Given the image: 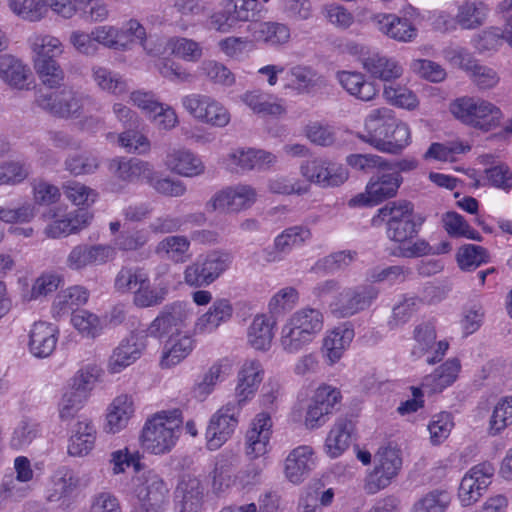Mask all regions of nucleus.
Segmentation results:
<instances>
[{
  "mask_svg": "<svg viewBox=\"0 0 512 512\" xmlns=\"http://www.w3.org/2000/svg\"><path fill=\"white\" fill-rule=\"evenodd\" d=\"M299 302V292L292 286H287L278 290L268 302V312L276 317L284 315L291 311Z\"/></svg>",
  "mask_w": 512,
  "mask_h": 512,
  "instance_id": "obj_49",
  "label": "nucleus"
},
{
  "mask_svg": "<svg viewBox=\"0 0 512 512\" xmlns=\"http://www.w3.org/2000/svg\"><path fill=\"white\" fill-rule=\"evenodd\" d=\"M451 113L462 123L488 131L498 126L502 113L494 104L473 97H461L450 105Z\"/></svg>",
  "mask_w": 512,
  "mask_h": 512,
  "instance_id": "obj_4",
  "label": "nucleus"
},
{
  "mask_svg": "<svg viewBox=\"0 0 512 512\" xmlns=\"http://www.w3.org/2000/svg\"><path fill=\"white\" fill-rule=\"evenodd\" d=\"M132 482V491L137 499L134 509L166 512L169 505V488L157 472L143 471L137 474Z\"/></svg>",
  "mask_w": 512,
  "mask_h": 512,
  "instance_id": "obj_3",
  "label": "nucleus"
},
{
  "mask_svg": "<svg viewBox=\"0 0 512 512\" xmlns=\"http://www.w3.org/2000/svg\"><path fill=\"white\" fill-rule=\"evenodd\" d=\"M241 409L242 405L229 401L211 417L205 433L209 450L219 449L231 437Z\"/></svg>",
  "mask_w": 512,
  "mask_h": 512,
  "instance_id": "obj_10",
  "label": "nucleus"
},
{
  "mask_svg": "<svg viewBox=\"0 0 512 512\" xmlns=\"http://www.w3.org/2000/svg\"><path fill=\"white\" fill-rule=\"evenodd\" d=\"M14 13L28 21H39L47 12L44 0H9Z\"/></svg>",
  "mask_w": 512,
  "mask_h": 512,
  "instance_id": "obj_63",
  "label": "nucleus"
},
{
  "mask_svg": "<svg viewBox=\"0 0 512 512\" xmlns=\"http://www.w3.org/2000/svg\"><path fill=\"white\" fill-rule=\"evenodd\" d=\"M460 369L461 364L457 358L448 359L423 378L421 383L423 390L428 394L442 392L456 381Z\"/></svg>",
  "mask_w": 512,
  "mask_h": 512,
  "instance_id": "obj_26",
  "label": "nucleus"
},
{
  "mask_svg": "<svg viewBox=\"0 0 512 512\" xmlns=\"http://www.w3.org/2000/svg\"><path fill=\"white\" fill-rule=\"evenodd\" d=\"M111 169L114 170L115 175L124 181H135L142 178L147 182L148 174L151 173L152 168L146 162L133 158L129 160H114L111 163Z\"/></svg>",
  "mask_w": 512,
  "mask_h": 512,
  "instance_id": "obj_46",
  "label": "nucleus"
},
{
  "mask_svg": "<svg viewBox=\"0 0 512 512\" xmlns=\"http://www.w3.org/2000/svg\"><path fill=\"white\" fill-rule=\"evenodd\" d=\"M192 316L193 308L185 302L167 304L150 324L148 333L155 338L173 334L174 331L185 327Z\"/></svg>",
  "mask_w": 512,
  "mask_h": 512,
  "instance_id": "obj_12",
  "label": "nucleus"
},
{
  "mask_svg": "<svg viewBox=\"0 0 512 512\" xmlns=\"http://www.w3.org/2000/svg\"><path fill=\"white\" fill-rule=\"evenodd\" d=\"M315 467L313 449L310 446H299L293 449L285 459L284 473L293 484L302 483Z\"/></svg>",
  "mask_w": 512,
  "mask_h": 512,
  "instance_id": "obj_20",
  "label": "nucleus"
},
{
  "mask_svg": "<svg viewBox=\"0 0 512 512\" xmlns=\"http://www.w3.org/2000/svg\"><path fill=\"white\" fill-rule=\"evenodd\" d=\"M123 33L122 30L111 25L98 26L92 30L97 45L122 51L127 49V41H123Z\"/></svg>",
  "mask_w": 512,
  "mask_h": 512,
  "instance_id": "obj_58",
  "label": "nucleus"
},
{
  "mask_svg": "<svg viewBox=\"0 0 512 512\" xmlns=\"http://www.w3.org/2000/svg\"><path fill=\"white\" fill-rule=\"evenodd\" d=\"M29 68L12 55H0V78L8 85L23 89L26 86Z\"/></svg>",
  "mask_w": 512,
  "mask_h": 512,
  "instance_id": "obj_36",
  "label": "nucleus"
},
{
  "mask_svg": "<svg viewBox=\"0 0 512 512\" xmlns=\"http://www.w3.org/2000/svg\"><path fill=\"white\" fill-rule=\"evenodd\" d=\"M91 72L94 82L101 90L117 96L128 92V84L120 74L98 65L93 66Z\"/></svg>",
  "mask_w": 512,
  "mask_h": 512,
  "instance_id": "obj_41",
  "label": "nucleus"
},
{
  "mask_svg": "<svg viewBox=\"0 0 512 512\" xmlns=\"http://www.w3.org/2000/svg\"><path fill=\"white\" fill-rule=\"evenodd\" d=\"M311 236V231L306 226L289 227L275 238L274 247L278 252L287 253L293 247L304 244Z\"/></svg>",
  "mask_w": 512,
  "mask_h": 512,
  "instance_id": "obj_51",
  "label": "nucleus"
},
{
  "mask_svg": "<svg viewBox=\"0 0 512 512\" xmlns=\"http://www.w3.org/2000/svg\"><path fill=\"white\" fill-rule=\"evenodd\" d=\"M102 370L95 364H88L76 372L69 386L89 397L90 391L98 381Z\"/></svg>",
  "mask_w": 512,
  "mask_h": 512,
  "instance_id": "obj_62",
  "label": "nucleus"
},
{
  "mask_svg": "<svg viewBox=\"0 0 512 512\" xmlns=\"http://www.w3.org/2000/svg\"><path fill=\"white\" fill-rule=\"evenodd\" d=\"M263 379V369L259 361L247 360L238 373V383L235 389L236 403L243 405L252 398Z\"/></svg>",
  "mask_w": 512,
  "mask_h": 512,
  "instance_id": "obj_23",
  "label": "nucleus"
},
{
  "mask_svg": "<svg viewBox=\"0 0 512 512\" xmlns=\"http://www.w3.org/2000/svg\"><path fill=\"white\" fill-rule=\"evenodd\" d=\"M450 495L444 490H433L419 499L413 512H444L450 504Z\"/></svg>",
  "mask_w": 512,
  "mask_h": 512,
  "instance_id": "obj_64",
  "label": "nucleus"
},
{
  "mask_svg": "<svg viewBox=\"0 0 512 512\" xmlns=\"http://www.w3.org/2000/svg\"><path fill=\"white\" fill-rule=\"evenodd\" d=\"M353 328L346 324L335 327L323 339L322 351L331 364L336 363L354 338Z\"/></svg>",
  "mask_w": 512,
  "mask_h": 512,
  "instance_id": "obj_32",
  "label": "nucleus"
},
{
  "mask_svg": "<svg viewBox=\"0 0 512 512\" xmlns=\"http://www.w3.org/2000/svg\"><path fill=\"white\" fill-rule=\"evenodd\" d=\"M378 295V289L370 284L346 287L333 298L329 306L336 317H351L369 308Z\"/></svg>",
  "mask_w": 512,
  "mask_h": 512,
  "instance_id": "obj_7",
  "label": "nucleus"
},
{
  "mask_svg": "<svg viewBox=\"0 0 512 512\" xmlns=\"http://www.w3.org/2000/svg\"><path fill=\"white\" fill-rule=\"evenodd\" d=\"M361 62L371 77L385 82L396 80L403 74V68L397 60L380 53L369 54L363 57Z\"/></svg>",
  "mask_w": 512,
  "mask_h": 512,
  "instance_id": "obj_24",
  "label": "nucleus"
},
{
  "mask_svg": "<svg viewBox=\"0 0 512 512\" xmlns=\"http://www.w3.org/2000/svg\"><path fill=\"white\" fill-rule=\"evenodd\" d=\"M150 239L151 234L148 228H133L120 232L116 236L114 244L120 251L133 252L144 248Z\"/></svg>",
  "mask_w": 512,
  "mask_h": 512,
  "instance_id": "obj_50",
  "label": "nucleus"
},
{
  "mask_svg": "<svg viewBox=\"0 0 512 512\" xmlns=\"http://www.w3.org/2000/svg\"><path fill=\"white\" fill-rule=\"evenodd\" d=\"M28 44L32 51V60H52L63 53V44L55 36L35 33L28 38Z\"/></svg>",
  "mask_w": 512,
  "mask_h": 512,
  "instance_id": "obj_35",
  "label": "nucleus"
},
{
  "mask_svg": "<svg viewBox=\"0 0 512 512\" xmlns=\"http://www.w3.org/2000/svg\"><path fill=\"white\" fill-rule=\"evenodd\" d=\"M286 87L298 94H309L324 84V78L315 69L306 65H294L285 75Z\"/></svg>",
  "mask_w": 512,
  "mask_h": 512,
  "instance_id": "obj_28",
  "label": "nucleus"
},
{
  "mask_svg": "<svg viewBox=\"0 0 512 512\" xmlns=\"http://www.w3.org/2000/svg\"><path fill=\"white\" fill-rule=\"evenodd\" d=\"M424 221L425 219L422 216H418V220L388 223L386 225L387 238L401 245L403 242L411 240L418 234L419 228Z\"/></svg>",
  "mask_w": 512,
  "mask_h": 512,
  "instance_id": "obj_60",
  "label": "nucleus"
},
{
  "mask_svg": "<svg viewBox=\"0 0 512 512\" xmlns=\"http://www.w3.org/2000/svg\"><path fill=\"white\" fill-rule=\"evenodd\" d=\"M416 17V10L410 8L402 16L394 13H378L372 16L371 21L388 38L409 43L413 42L418 35V29L414 23Z\"/></svg>",
  "mask_w": 512,
  "mask_h": 512,
  "instance_id": "obj_9",
  "label": "nucleus"
},
{
  "mask_svg": "<svg viewBox=\"0 0 512 512\" xmlns=\"http://www.w3.org/2000/svg\"><path fill=\"white\" fill-rule=\"evenodd\" d=\"M365 131L361 138L383 153L399 154L411 141L408 125L389 108L372 110L365 119Z\"/></svg>",
  "mask_w": 512,
  "mask_h": 512,
  "instance_id": "obj_1",
  "label": "nucleus"
},
{
  "mask_svg": "<svg viewBox=\"0 0 512 512\" xmlns=\"http://www.w3.org/2000/svg\"><path fill=\"white\" fill-rule=\"evenodd\" d=\"M114 248L108 245L80 244L72 248L66 259L71 270H82L89 265H101L113 258Z\"/></svg>",
  "mask_w": 512,
  "mask_h": 512,
  "instance_id": "obj_18",
  "label": "nucleus"
},
{
  "mask_svg": "<svg viewBox=\"0 0 512 512\" xmlns=\"http://www.w3.org/2000/svg\"><path fill=\"white\" fill-rule=\"evenodd\" d=\"M354 429V422L348 417L335 421L325 441V449L330 457H339L349 447Z\"/></svg>",
  "mask_w": 512,
  "mask_h": 512,
  "instance_id": "obj_30",
  "label": "nucleus"
},
{
  "mask_svg": "<svg viewBox=\"0 0 512 512\" xmlns=\"http://www.w3.org/2000/svg\"><path fill=\"white\" fill-rule=\"evenodd\" d=\"M190 240L184 235H170L158 242L155 253L174 263H184L188 260Z\"/></svg>",
  "mask_w": 512,
  "mask_h": 512,
  "instance_id": "obj_38",
  "label": "nucleus"
},
{
  "mask_svg": "<svg viewBox=\"0 0 512 512\" xmlns=\"http://www.w3.org/2000/svg\"><path fill=\"white\" fill-rule=\"evenodd\" d=\"M133 412V403L129 396L120 395L115 398L107 414V427L109 432L117 433L126 427Z\"/></svg>",
  "mask_w": 512,
  "mask_h": 512,
  "instance_id": "obj_42",
  "label": "nucleus"
},
{
  "mask_svg": "<svg viewBox=\"0 0 512 512\" xmlns=\"http://www.w3.org/2000/svg\"><path fill=\"white\" fill-rule=\"evenodd\" d=\"M240 456L233 450H223L216 458L213 471V486L219 488L224 482L229 481L231 473L239 465Z\"/></svg>",
  "mask_w": 512,
  "mask_h": 512,
  "instance_id": "obj_54",
  "label": "nucleus"
},
{
  "mask_svg": "<svg viewBox=\"0 0 512 512\" xmlns=\"http://www.w3.org/2000/svg\"><path fill=\"white\" fill-rule=\"evenodd\" d=\"M452 246L448 241H442L438 245L432 246L425 239H417L414 242L410 240L399 245L393 253L395 256L404 258H418L427 255H439L450 252Z\"/></svg>",
  "mask_w": 512,
  "mask_h": 512,
  "instance_id": "obj_37",
  "label": "nucleus"
},
{
  "mask_svg": "<svg viewBox=\"0 0 512 512\" xmlns=\"http://www.w3.org/2000/svg\"><path fill=\"white\" fill-rule=\"evenodd\" d=\"M194 348V340L187 335L177 339L170 338L163 349L160 365L162 368H171L185 359Z\"/></svg>",
  "mask_w": 512,
  "mask_h": 512,
  "instance_id": "obj_40",
  "label": "nucleus"
},
{
  "mask_svg": "<svg viewBox=\"0 0 512 512\" xmlns=\"http://www.w3.org/2000/svg\"><path fill=\"white\" fill-rule=\"evenodd\" d=\"M204 488L197 478L182 480L177 489V512H200L203 505Z\"/></svg>",
  "mask_w": 512,
  "mask_h": 512,
  "instance_id": "obj_31",
  "label": "nucleus"
},
{
  "mask_svg": "<svg viewBox=\"0 0 512 512\" xmlns=\"http://www.w3.org/2000/svg\"><path fill=\"white\" fill-rule=\"evenodd\" d=\"M337 80L347 93L358 100L368 102L378 96L379 89L377 85L367 80L361 72L339 71Z\"/></svg>",
  "mask_w": 512,
  "mask_h": 512,
  "instance_id": "obj_25",
  "label": "nucleus"
},
{
  "mask_svg": "<svg viewBox=\"0 0 512 512\" xmlns=\"http://www.w3.org/2000/svg\"><path fill=\"white\" fill-rule=\"evenodd\" d=\"M495 467L490 462H483L472 467L463 477L458 491V497L463 506H470L482 496L484 490L491 484Z\"/></svg>",
  "mask_w": 512,
  "mask_h": 512,
  "instance_id": "obj_14",
  "label": "nucleus"
},
{
  "mask_svg": "<svg viewBox=\"0 0 512 512\" xmlns=\"http://www.w3.org/2000/svg\"><path fill=\"white\" fill-rule=\"evenodd\" d=\"M233 315V307L227 299H217L208 311L202 314L194 324L195 334L212 333L223 323L228 322Z\"/></svg>",
  "mask_w": 512,
  "mask_h": 512,
  "instance_id": "obj_27",
  "label": "nucleus"
},
{
  "mask_svg": "<svg viewBox=\"0 0 512 512\" xmlns=\"http://www.w3.org/2000/svg\"><path fill=\"white\" fill-rule=\"evenodd\" d=\"M166 165L175 173L186 177H194L204 172L201 159L187 149H173L166 157Z\"/></svg>",
  "mask_w": 512,
  "mask_h": 512,
  "instance_id": "obj_34",
  "label": "nucleus"
},
{
  "mask_svg": "<svg viewBox=\"0 0 512 512\" xmlns=\"http://www.w3.org/2000/svg\"><path fill=\"white\" fill-rule=\"evenodd\" d=\"M242 101L256 114L277 116L284 112L281 104L272 101L271 95L259 90L248 91Z\"/></svg>",
  "mask_w": 512,
  "mask_h": 512,
  "instance_id": "obj_45",
  "label": "nucleus"
},
{
  "mask_svg": "<svg viewBox=\"0 0 512 512\" xmlns=\"http://www.w3.org/2000/svg\"><path fill=\"white\" fill-rule=\"evenodd\" d=\"M403 181L397 171H390L387 167H379L377 173L371 177L366 186V193L375 203L394 197Z\"/></svg>",
  "mask_w": 512,
  "mask_h": 512,
  "instance_id": "obj_22",
  "label": "nucleus"
},
{
  "mask_svg": "<svg viewBox=\"0 0 512 512\" xmlns=\"http://www.w3.org/2000/svg\"><path fill=\"white\" fill-rule=\"evenodd\" d=\"M97 438L96 427L87 418L79 419L71 428L67 453L72 457H84L95 447Z\"/></svg>",
  "mask_w": 512,
  "mask_h": 512,
  "instance_id": "obj_21",
  "label": "nucleus"
},
{
  "mask_svg": "<svg viewBox=\"0 0 512 512\" xmlns=\"http://www.w3.org/2000/svg\"><path fill=\"white\" fill-rule=\"evenodd\" d=\"M375 467L367 475L365 490L368 494H376L388 487L402 467L399 451L392 447H382L375 455Z\"/></svg>",
  "mask_w": 512,
  "mask_h": 512,
  "instance_id": "obj_6",
  "label": "nucleus"
},
{
  "mask_svg": "<svg viewBox=\"0 0 512 512\" xmlns=\"http://www.w3.org/2000/svg\"><path fill=\"white\" fill-rule=\"evenodd\" d=\"M233 262V255L224 250H213L200 256L184 270V281L191 287H202L212 284Z\"/></svg>",
  "mask_w": 512,
  "mask_h": 512,
  "instance_id": "obj_5",
  "label": "nucleus"
},
{
  "mask_svg": "<svg viewBox=\"0 0 512 512\" xmlns=\"http://www.w3.org/2000/svg\"><path fill=\"white\" fill-rule=\"evenodd\" d=\"M184 109L195 119L215 127L230 122L229 111L214 98L203 94H189L181 100Z\"/></svg>",
  "mask_w": 512,
  "mask_h": 512,
  "instance_id": "obj_11",
  "label": "nucleus"
},
{
  "mask_svg": "<svg viewBox=\"0 0 512 512\" xmlns=\"http://www.w3.org/2000/svg\"><path fill=\"white\" fill-rule=\"evenodd\" d=\"M255 37L271 46L285 44L290 39V29L286 24L278 22L259 23L255 30Z\"/></svg>",
  "mask_w": 512,
  "mask_h": 512,
  "instance_id": "obj_48",
  "label": "nucleus"
},
{
  "mask_svg": "<svg viewBox=\"0 0 512 512\" xmlns=\"http://www.w3.org/2000/svg\"><path fill=\"white\" fill-rule=\"evenodd\" d=\"M256 190L249 185H237L217 192L206 204L209 211L239 212L256 201Z\"/></svg>",
  "mask_w": 512,
  "mask_h": 512,
  "instance_id": "obj_13",
  "label": "nucleus"
},
{
  "mask_svg": "<svg viewBox=\"0 0 512 512\" xmlns=\"http://www.w3.org/2000/svg\"><path fill=\"white\" fill-rule=\"evenodd\" d=\"M272 420L268 413L258 414L245 435V454L249 459H257L269 451Z\"/></svg>",
  "mask_w": 512,
  "mask_h": 512,
  "instance_id": "obj_15",
  "label": "nucleus"
},
{
  "mask_svg": "<svg viewBox=\"0 0 512 512\" xmlns=\"http://www.w3.org/2000/svg\"><path fill=\"white\" fill-rule=\"evenodd\" d=\"M487 13L488 7L483 2L467 0L459 6L456 21L464 29H475L484 23Z\"/></svg>",
  "mask_w": 512,
  "mask_h": 512,
  "instance_id": "obj_43",
  "label": "nucleus"
},
{
  "mask_svg": "<svg viewBox=\"0 0 512 512\" xmlns=\"http://www.w3.org/2000/svg\"><path fill=\"white\" fill-rule=\"evenodd\" d=\"M457 263L464 271H472L481 264L489 261L487 250L479 245L466 244L459 248L457 255Z\"/></svg>",
  "mask_w": 512,
  "mask_h": 512,
  "instance_id": "obj_56",
  "label": "nucleus"
},
{
  "mask_svg": "<svg viewBox=\"0 0 512 512\" xmlns=\"http://www.w3.org/2000/svg\"><path fill=\"white\" fill-rule=\"evenodd\" d=\"M512 424V396L501 398L495 405L489 420L488 433L492 436L500 434Z\"/></svg>",
  "mask_w": 512,
  "mask_h": 512,
  "instance_id": "obj_52",
  "label": "nucleus"
},
{
  "mask_svg": "<svg viewBox=\"0 0 512 512\" xmlns=\"http://www.w3.org/2000/svg\"><path fill=\"white\" fill-rule=\"evenodd\" d=\"M145 347L146 336L142 333H132L113 350L108 360V371L113 374L120 373L141 357Z\"/></svg>",
  "mask_w": 512,
  "mask_h": 512,
  "instance_id": "obj_17",
  "label": "nucleus"
},
{
  "mask_svg": "<svg viewBox=\"0 0 512 512\" xmlns=\"http://www.w3.org/2000/svg\"><path fill=\"white\" fill-rule=\"evenodd\" d=\"M280 346L288 354L299 353L314 341L308 334L299 329L289 320L283 324L280 332Z\"/></svg>",
  "mask_w": 512,
  "mask_h": 512,
  "instance_id": "obj_44",
  "label": "nucleus"
},
{
  "mask_svg": "<svg viewBox=\"0 0 512 512\" xmlns=\"http://www.w3.org/2000/svg\"><path fill=\"white\" fill-rule=\"evenodd\" d=\"M41 434L40 424L33 419H22L15 427L10 445L14 449H23L30 445Z\"/></svg>",
  "mask_w": 512,
  "mask_h": 512,
  "instance_id": "obj_55",
  "label": "nucleus"
},
{
  "mask_svg": "<svg viewBox=\"0 0 512 512\" xmlns=\"http://www.w3.org/2000/svg\"><path fill=\"white\" fill-rule=\"evenodd\" d=\"M276 326V319L271 315L257 314L247 331V340L251 347L260 351L270 349L274 338L273 329Z\"/></svg>",
  "mask_w": 512,
  "mask_h": 512,
  "instance_id": "obj_29",
  "label": "nucleus"
},
{
  "mask_svg": "<svg viewBox=\"0 0 512 512\" xmlns=\"http://www.w3.org/2000/svg\"><path fill=\"white\" fill-rule=\"evenodd\" d=\"M58 341V329L51 323L35 322L29 332L28 349L36 358H47L55 350Z\"/></svg>",
  "mask_w": 512,
  "mask_h": 512,
  "instance_id": "obj_19",
  "label": "nucleus"
},
{
  "mask_svg": "<svg viewBox=\"0 0 512 512\" xmlns=\"http://www.w3.org/2000/svg\"><path fill=\"white\" fill-rule=\"evenodd\" d=\"M39 79L49 89L60 88L64 81V71L56 59L33 62Z\"/></svg>",
  "mask_w": 512,
  "mask_h": 512,
  "instance_id": "obj_53",
  "label": "nucleus"
},
{
  "mask_svg": "<svg viewBox=\"0 0 512 512\" xmlns=\"http://www.w3.org/2000/svg\"><path fill=\"white\" fill-rule=\"evenodd\" d=\"M88 397L70 386L59 402V417L62 421L71 420L83 408Z\"/></svg>",
  "mask_w": 512,
  "mask_h": 512,
  "instance_id": "obj_61",
  "label": "nucleus"
},
{
  "mask_svg": "<svg viewBox=\"0 0 512 512\" xmlns=\"http://www.w3.org/2000/svg\"><path fill=\"white\" fill-rule=\"evenodd\" d=\"M356 255V252L350 250L331 253L319 259L313 270L325 274H334L348 267L355 260Z\"/></svg>",
  "mask_w": 512,
  "mask_h": 512,
  "instance_id": "obj_57",
  "label": "nucleus"
},
{
  "mask_svg": "<svg viewBox=\"0 0 512 512\" xmlns=\"http://www.w3.org/2000/svg\"><path fill=\"white\" fill-rule=\"evenodd\" d=\"M299 329L315 339L324 327V315L316 308L303 307L292 313L287 319Z\"/></svg>",
  "mask_w": 512,
  "mask_h": 512,
  "instance_id": "obj_39",
  "label": "nucleus"
},
{
  "mask_svg": "<svg viewBox=\"0 0 512 512\" xmlns=\"http://www.w3.org/2000/svg\"><path fill=\"white\" fill-rule=\"evenodd\" d=\"M417 214L414 212V206L406 200H398L388 202L381 207L377 214L372 218L373 226H380L383 223H401L407 221L418 220Z\"/></svg>",
  "mask_w": 512,
  "mask_h": 512,
  "instance_id": "obj_33",
  "label": "nucleus"
},
{
  "mask_svg": "<svg viewBox=\"0 0 512 512\" xmlns=\"http://www.w3.org/2000/svg\"><path fill=\"white\" fill-rule=\"evenodd\" d=\"M146 183L156 192L166 197H180L186 192V186L182 181L170 177H163L153 170L148 174Z\"/></svg>",
  "mask_w": 512,
  "mask_h": 512,
  "instance_id": "obj_59",
  "label": "nucleus"
},
{
  "mask_svg": "<svg viewBox=\"0 0 512 512\" xmlns=\"http://www.w3.org/2000/svg\"><path fill=\"white\" fill-rule=\"evenodd\" d=\"M446 57L452 64L471 72L473 82L480 89H490L499 81V77L493 69L477 64L471 54L464 49H451L446 52Z\"/></svg>",
  "mask_w": 512,
  "mask_h": 512,
  "instance_id": "obj_16",
  "label": "nucleus"
},
{
  "mask_svg": "<svg viewBox=\"0 0 512 512\" xmlns=\"http://www.w3.org/2000/svg\"><path fill=\"white\" fill-rule=\"evenodd\" d=\"M148 276V272L142 267L123 266L115 277L114 287L122 293L136 291L148 281Z\"/></svg>",
  "mask_w": 512,
  "mask_h": 512,
  "instance_id": "obj_47",
  "label": "nucleus"
},
{
  "mask_svg": "<svg viewBox=\"0 0 512 512\" xmlns=\"http://www.w3.org/2000/svg\"><path fill=\"white\" fill-rule=\"evenodd\" d=\"M54 89H40L35 100L37 105L60 118L78 117L82 109V97L63 84Z\"/></svg>",
  "mask_w": 512,
  "mask_h": 512,
  "instance_id": "obj_8",
  "label": "nucleus"
},
{
  "mask_svg": "<svg viewBox=\"0 0 512 512\" xmlns=\"http://www.w3.org/2000/svg\"><path fill=\"white\" fill-rule=\"evenodd\" d=\"M182 421V413L178 409L155 414L143 427V447L156 455L171 451L179 437Z\"/></svg>",
  "mask_w": 512,
  "mask_h": 512,
  "instance_id": "obj_2",
  "label": "nucleus"
}]
</instances>
